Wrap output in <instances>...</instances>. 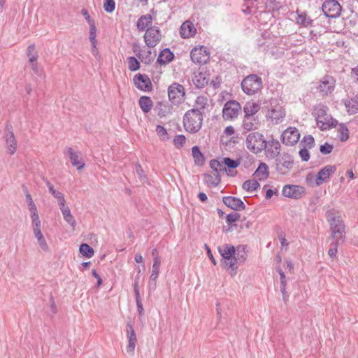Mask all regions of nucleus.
Here are the masks:
<instances>
[{
    "mask_svg": "<svg viewBox=\"0 0 358 358\" xmlns=\"http://www.w3.org/2000/svg\"><path fill=\"white\" fill-rule=\"evenodd\" d=\"M218 251L222 257V264L230 271L231 275H235L237 273V264H242L245 260L244 248L240 245L236 250L232 245L224 244L218 248Z\"/></svg>",
    "mask_w": 358,
    "mask_h": 358,
    "instance_id": "f257e3e1",
    "label": "nucleus"
},
{
    "mask_svg": "<svg viewBox=\"0 0 358 358\" xmlns=\"http://www.w3.org/2000/svg\"><path fill=\"white\" fill-rule=\"evenodd\" d=\"M327 221L330 224L332 238L336 242L344 241L345 224L340 213L334 210H328L326 213Z\"/></svg>",
    "mask_w": 358,
    "mask_h": 358,
    "instance_id": "f03ea898",
    "label": "nucleus"
},
{
    "mask_svg": "<svg viewBox=\"0 0 358 358\" xmlns=\"http://www.w3.org/2000/svg\"><path fill=\"white\" fill-rule=\"evenodd\" d=\"M203 115L194 110H187L183 117V125L185 130L192 134L199 131L202 126Z\"/></svg>",
    "mask_w": 358,
    "mask_h": 358,
    "instance_id": "7ed1b4c3",
    "label": "nucleus"
},
{
    "mask_svg": "<svg viewBox=\"0 0 358 358\" xmlns=\"http://www.w3.org/2000/svg\"><path fill=\"white\" fill-rule=\"evenodd\" d=\"M247 148L255 154L260 153L266 145V141L263 134L254 131L250 133L245 139Z\"/></svg>",
    "mask_w": 358,
    "mask_h": 358,
    "instance_id": "20e7f679",
    "label": "nucleus"
},
{
    "mask_svg": "<svg viewBox=\"0 0 358 358\" xmlns=\"http://www.w3.org/2000/svg\"><path fill=\"white\" fill-rule=\"evenodd\" d=\"M241 87L248 95L255 94L262 88V80L256 74H250L243 80Z\"/></svg>",
    "mask_w": 358,
    "mask_h": 358,
    "instance_id": "39448f33",
    "label": "nucleus"
},
{
    "mask_svg": "<svg viewBox=\"0 0 358 358\" xmlns=\"http://www.w3.org/2000/svg\"><path fill=\"white\" fill-rule=\"evenodd\" d=\"M285 115V109L277 100H271L270 101V107L266 115L268 120L274 124H278L284 120Z\"/></svg>",
    "mask_w": 358,
    "mask_h": 358,
    "instance_id": "423d86ee",
    "label": "nucleus"
},
{
    "mask_svg": "<svg viewBox=\"0 0 358 358\" xmlns=\"http://www.w3.org/2000/svg\"><path fill=\"white\" fill-rule=\"evenodd\" d=\"M294 166V159L291 155L283 152L275 158V170L280 175H287Z\"/></svg>",
    "mask_w": 358,
    "mask_h": 358,
    "instance_id": "0eeeda50",
    "label": "nucleus"
},
{
    "mask_svg": "<svg viewBox=\"0 0 358 358\" xmlns=\"http://www.w3.org/2000/svg\"><path fill=\"white\" fill-rule=\"evenodd\" d=\"M168 96L172 103L180 104L185 101V87L179 83H173L168 88Z\"/></svg>",
    "mask_w": 358,
    "mask_h": 358,
    "instance_id": "6e6552de",
    "label": "nucleus"
},
{
    "mask_svg": "<svg viewBox=\"0 0 358 358\" xmlns=\"http://www.w3.org/2000/svg\"><path fill=\"white\" fill-rule=\"evenodd\" d=\"M322 10L326 17L336 18L340 16L342 7L336 0H326L322 6Z\"/></svg>",
    "mask_w": 358,
    "mask_h": 358,
    "instance_id": "1a4fd4ad",
    "label": "nucleus"
},
{
    "mask_svg": "<svg viewBox=\"0 0 358 358\" xmlns=\"http://www.w3.org/2000/svg\"><path fill=\"white\" fill-rule=\"evenodd\" d=\"M144 41L146 45L151 48L155 47L161 41V31L157 27H150L145 30Z\"/></svg>",
    "mask_w": 358,
    "mask_h": 358,
    "instance_id": "9d476101",
    "label": "nucleus"
},
{
    "mask_svg": "<svg viewBox=\"0 0 358 358\" xmlns=\"http://www.w3.org/2000/svg\"><path fill=\"white\" fill-rule=\"evenodd\" d=\"M241 110V105L236 101H227L222 110V117L226 120H233L237 117Z\"/></svg>",
    "mask_w": 358,
    "mask_h": 358,
    "instance_id": "9b49d317",
    "label": "nucleus"
},
{
    "mask_svg": "<svg viewBox=\"0 0 358 358\" xmlns=\"http://www.w3.org/2000/svg\"><path fill=\"white\" fill-rule=\"evenodd\" d=\"M190 57L195 64H205L209 59L210 53L206 46L201 45L192 50Z\"/></svg>",
    "mask_w": 358,
    "mask_h": 358,
    "instance_id": "f8f14e48",
    "label": "nucleus"
},
{
    "mask_svg": "<svg viewBox=\"0 0 358 358\" xmlns=\"http://www.w3.org/2000/svg\"><path fill=\"white\" fill-rule=\"evenodd\" d=\"M305 193V188L296 185H285L282 190V194L284 196L293 199H301Z\"/></svg>",
    "mask_w": 358,
    "mask_h": 358,
    "instance_id": "ddd939ff",
    "label": "nucleus"
},
{
    "mask_svg": "<svg viewBox=\"0 0 358 358\" xmlns=\"http://www.w3.org/2000/svg\"><path fill=\"white\" fill-rule=\"evenodd\" d=\"M282 142L286 145L296 144L300 138V133L295 127H288L281 135Z\"/></svg>",
    "mask_w": 358,
    "mask_h": 358,
    "instance_id": "4468645a",
    "label": "nucleus"
},
{
    "mask_svg": "<svg viewBox=\"0 0 358 358\" xmlns=\"http://www.w3.org/2000/svg\"><path fill=\"white\" fill-rule=\"evenodd\" d=\"M247 6L244 12L248 14H257L259 10V15H268L269 13L265 10L264 3L260 0H244Z\"/></svg>",
    "mask_w": 358,
    "mask_h": 358,
    "instance_id": "2eb2a0df",
    "label": "nucleus"
},
{
    "mask_svg": "<svg viewBox=\"0 0 358 358\" xmlns=\"http://www.w3.org/2000/svg\"><path fill=\"white\" fill-rule=\"evenodd\" d=\"M3 138L9 154L13 155L16 151L17 141L12 131L11 125L6 126Z\"/></svg>",
    "mask_w": 358,
    "mask_h": 358,
    "instance_id": "dca6fc26",
    "label": "nucleus"
},
{
    "mask_svg": "<svg viewBox=\"0 0 358 358\" xmlns=\"http://www.w3.org/2000/svg\"><path fill=\"white\" fill-rule=\"evenodd\" d=\"M336 167L334 165H327L322 168L315 178L316 186L321 185L323 182L329 180L330 176L335 173Z\"/></svg>",
    "mask_w": 358,
    "mask_h": 358,
    "instance_id": "f3484780",
    "label": "nucleus"
},
{
    "mask_svg": "<svg viewBox=\"0 0 358 358\" xmlns=\"http://www.w3.org/2000/svg\"><path fill=\"white\" fill-rule=\"evenodd\" d=\"M281 145L278 140L272 139L266 141V145L264 150L265 151L266 157L274 159L278 157L280 155Z\"/></svg>",
    "mask_w": 358,
    "mask_h": 358,
    "instance_id": "a211bd4d",
    "label": "nucleus"
},
{
    "mask_svg": "<svg viewBox=\"0 0 358 358\" xmlns=\"http://www.w3.org/2000/svg\"><path fill=\"white\" fill-rule=\"evenodd\" d=\"M335 87L334 79L331 76H324L320 81L317 87V90L322 96L327 95L331 93Z\"/></svg>",
    "mask_w": 358,
    "mask_h": 358,
    "instance_id": "6ab92c4d",
    "label": "nucleus"
},
{
    "mask_svg": "<svg viewBox=\"0 0 358 358\" xmlns=\"http://www.w3.org/2000/svg\"><path fill=\"white\" fill-rule=\"evenodd\" d=\"M64 154L71 159L73 166H76L78 170H81L85 166V163L82 161L80 152L75 151L72 148H67Z\"/></svg>",
    "mask_w": 358,
    "mask_h": 358,
    "instance_id": "aec40b11",
    "label": "nucleus"
},
{
    "mask_svg": "<svg viewBox=\"0 0 358 358\" xmlns=\"http://www.w3.org/2000/svg\"><path fill=\"white\" fill-rule=\"evenodd\" d=\"M223 203L229 208L234 210H242L245 208V205L243 201L235 196H224L222 198Z\"/></svg>",
    "mask_w": 358,
    "mask_h": 358,
    "instance_id": "412c9836",
    "label": "nucleus"
},
{
    "mask_svg": "<svg viewBox=\"0 0 358 358\" xmlns=\"http://www.w3.org/2000/svg\"><path fill=\"white\" fill-rule=\"evenodd\" d=\"M134 83L138 89L143 91L149 90L151 87L150 78L147 76L141 73L134 76Z\"/></svg>",
    "mask_w": 358,
    "mask_h": 358,
    "instance_id": "4be33fe9",
    "label": "nucleus"
},
{
    "mask_svg": "<svg viewBox=\"0 0 358 358\" xmlns=\"http://www.w3.org/2000/svg\"><path fill=\"white\" fill-rule=\"evenodd\" d=\"M196 29L194 24L190 21H185L182 24L180 28V34L182 38H188L195 36Z\"/></svg>",
    "mask_w": 358,
    "mask_h": 358,
    "instance_id": "5701e85b",
    "label": "nucleus"
},
{
    "mask_svg": "<svg viewBox=\"0 0 358 358\" xmlns=\"http://www.w3.org/2000/svg\"><path fill=\"white\" fill-rule=\"evenodd\" d=\"M127 334L128 338V345L127 347V350L128 352L133 353L135 350L136 343L137 341L136 335L133 328V326L131 323L127 324Z\"/></svg>",
    "mask_w": 358,
    "mask_h": 358,
    "instance_id": "b1692460",
    "label": "nucleus"
},
{
    "mask_svg": "<svg viewBox=\"0 0 358 358\" xmlns=\"http://www.w3.org/2000/svg\"><path fill=\"white\" fill-rule=\"evenodd\" d=\"M260 125L259 118L255 115L244 116L243 128L248 131L257 129Z\"/></svg>",
    "mask_w": 358,
    "mask_h": 358,
    "instance_id": "393cba45",
    "label": "nucleus"
},
{
    "mask_svg": "<svg viewBox=\"0 0 358 358\" xmlns=\"http://www.w3.org/2000/svg\"><path fill=\"white\" fill-rule=\"evenodd\" d=\"M337 124V121L330 115H327V117H323L322 120H317V125L322 130H327L335 127Z\"/></svg>",
    "mask_w": 358,
    "mask_h": 358,
    "instance_id": "a878e982",
    "label": "nucleus"
},
{
    "mask_svg": "<svg viewBox=\"0 0 358 358\" xmlns=\"http://www.w3.org/2000/svg\"><path fill=\"white\" fill-rule=\"evenodd\" d=\"M208 99L203 96H199L195 100L193 108L191 110H196L198 113L203 115L206 108L208 107Z\"/></svg>",
    "mask_w": 358,
    "mask_h": 358,
    "instance_id": "bb28decb",
    "label": "nucleus"
},
{
    "mask_svg": "<svg viewBox=\"0 0 358 358\" xmlns=\"http://www.w3.org/2000/svg\"><path fill=\"white\" fill-rule=\"evenodd\" d=\"M155 111L159 117H164L171 113V107L163 102H158L155 108Z\"/></svg>",
    "mask_w": 358,
    "mask_h": 358,
    "instance_id": "cd10ccee",
    "label": "nucleus"
},
{
    "mask_svg": "<svg viewBox=\"0 0 358 358\" xmlns=\"http://www.w3.org/2000/svg\"><path fill=\"white\" fill-rule=\"evenodd\" d=\"M208 78H207L206 73L199 72L194 73L192 78L194 85L199 89L203 88L208 83Z\"/></svg>",
    "mask_w": 358,
    "mask_h": 358,
    "instance_id": "c85d7f7f",
    "label": "nucleus"
},
{
    "mask_svg": "<svg viewBox=\"0 0 358 358\" xmlns=\"http://www.w3.org/2000/svg\"><path fill=\"white\" fill-rule=\"evenodd\" d=\"M345 106L350 114L358 113V94L354 95L350 99L345 100Z\"/></svg>",
    "mask_w": 358,
    "mask_h": 358,
    "instance_id": "c756f323",
    "label": "nucleus"
},
{
    "mask_svg": "<svg viewBox=\"0 0 358 358\" xmlns=\"http://www.w3.org/2000/svg\"><path fill=\"white\" fill-rule=\"evenodd\" d=\"M254 176L259 180H264L268 178V166L264 162H261L255 171Z\"/></svg>",
    "mask_w": 358,
    "mask_h": 358,
    "instance_id": "7c9ffc66",
    "label": "nucleus"
},
{
    "mask_svg": "<svg viewBox=\"0 0 358 358\" xmlns=\"http://www.w3.org/2000/svg\"><path fill=\"white\" fill-rule=\"evenodd\" d=\"M138 104L144 113H148L153 107V101L150 96H142L138 100Z\"/></svg>",
    "mask_w": 358,
    "mask_h": 358,
    "instance_id": "2f4dec72",
    "label": "nucleus"
},
{
    "mask_svg": "<svg viewBox=\"0 0 358 358\" xmlns=\"http://www.w3.org/2000/svg\"><path fill=\"white\" fill-rule=\"evenodd\" d=\"M173 57V53L169 48H165L160 52L157 62L160 64H166L171 62Z\"/></svg>",
    "mask_w": 358,
    "mask_h": 358,
    "instance_id": "473e14b6",
    "label": "nucleus"
},
{
    "mask_svg": "<svg viewBox=\"0 0 358 358\" xmlns=\"http://www.w3.org/2000/svg\"><path fill=\"white\" fill-rule=\"evenodd\" d=\"M64 220L69 224L73 228L76 226V221L74 217L72 215L71 210L66 205L59 208Z\"/></svg>",
    "mask_w": 358,
    "mask_h": 358,
    "instance_id": "72a5a7b5",
    "label": "nucleus"
},
{
    "mask_svg": "<svg viewBox=\"0 0 358 358\" xmlns=\"http://www.w3.org/2000/svg\"><path fill=\"white\" fill-rule=\"evenodd\" d=\"M260 110V105L255 102H247L243 107L244 116L255 115Z\"/></svg>",
    "mask_w": 358,
    "mask_h": 358,
    "instance_id": "f704fd0d",
    "label": "nucleus"
},
{
    "mask_svg": "<svg viewBox=\"0 0 358 358\" xmlns=\"http://www.w3.org/2000/svg\"><path fill=\"white\" fill-rule=\"evenodd\" d=\"M152 21V17L150 14L142 15L138 20L136 23L137 28L139 30L144 31L146 28H149L148 27L151 25Z\"/></svg>",
    "mask_w": 358,
    "mask_h": 358,
    "instance_id": "c9c22d12",
    "label": "nucleus"
},
{
    "mask_svg": "<svg viewBox=\"0 0 358 358\" xmlns=\"http://www.w3.org/2000/svg\"><path fill=\"white\" fill-rule=\"evenodd\" d=\"M277 271L280 277V292L282 294V299L284 301H286L288 298L286 291V277L284 272L280 268H278Z\"/></svg>",
    "mask_w": 358,
    "mask_h": 358,
    "instance_id": "e433bc0d",
    "label": "nucleus"
},
{
    "mask_svg": "<svg viewBox=\"0 0 358 358\" xmlns=\"http://www.w3.org/2000/svg\"><path fill=\"white\" fill-rule=\"evenodd\" d=\"M223 162H224V166L226 168L227 167L229 169V171L227 173L228 176H234V172L230 169H236V167H238L240 164L239 160H234L229 157H225L223 159Z\"/></svg>",
    "mask_w": 358,
    "mask_h": 358,
    "instance_id": "4c0bfd02",
    "label": "nucleus"
},
{
    "mask_svg": "<svg viewBox=\"0 0 358 358\" xmlns=\"http://www.w3.org/2000/svg\"><path fill=\"white\" fill-rule=\"evenodd\" d=\"M205 180L208 185L217 186L220 182V177L217 173H206L204 175Z\"/></svg>",
    "mask_w": 358,
    "mask_h": 358,
    "instance_id": "58836bf2",
    "label": "nucleus"
},
{
    "mask_svg": "<svg viewBox=\"0 0 358 358\" xmlns=\"http://www.w3.org/2000/svg\"><path fill=\"white\" fill-rule=\"evenodd\" d=\"M192 156L196 165L201 166L203 164L205 158L198 146H194L192 149Z\"/></svg>",
    "mask_w": 358,
    "mask_h": 358,
    "instance_id": "ea45409f",
    "label": "nucleus"
},
{
    "mask_svg": "<svg viewBox=\"0 0 358 358\" xmlns=\"http://www.w3.org/2000/svg\"><path fill=\"white\" fill-rule=\"evenodd\" d=\"M313 114L315 117L316 122L317 120H322L323 117H327V107L323 105H317L315 107Z\"/></svg>",
    "mask_w": 358,
    "mask_h": 358,
    "instance_id": "a19ab883",
    "label": "nucleus"
},
{
    "mask_svg": "<svg viewBox=\"0 0 358 358\" xmlns=\"http://www.w3.org/2000/svg\"><path fill=\"white\" fill-rule=\"evenodd\" d=\"M160 265H161V262H160L159 258L157 256H155L153 259V264H152L151 275L150 276V278L152 280L157 279V278L159 276V273Z\"/></svg>",
    "mask_w": 358,
    "mask_h": 358,
    "instance_id": "79ce46f5",
    "label": "nucleus"
},
{
    "mask_svg": "<svg viewBox=\"0 0 358 358\" xmlns=\"http://www.w3.org/2000/svg\"><path fill=\"white\" fill-rule=\"evenodd\" d=\"M210 166L213 170V172L217 173L218 174L220 172L227 171L223 160L219 161L217 159H212L210 162Z\"/></svg>",
    "mask_w": 358,
    "mask_h": 358,
    "instance_id": "37998d69",
    "label": "nucleus"
},
{
    "mask_svg": "<svg viewBox=\"0 0 358 358\" xmlns=\"http://www.w3.org/2000/svg\"><path fill=\"white\" fill-rule=\"evenodd\" d=\"M260 185L256 180H248L243 184V188L248 192H252L259 188Z\"/></svg>",
    "mask_w": 358,
    "mask_h": 358,
    "instance_id": "c03bdc74",
    "label": "nucleus"
},
{
    "mask_svg": "<svg viewBox=\"0 0 358 358\" xmlns=\"http://www.w3.org/2000/svg\"><path fill=\"white\" fill-rule=\"evenodd\" d=\"M296 22L298 24L307 27L312 24L313 20L307 15L306 13H301L300 14L298 13Z\"/></svg>",
    "mask_w": 358,
    "mask_h": 358,
    "instance_id": "a18cd8bd",
    "label": "nucleus"
},
{
    "mask_svg": "<svg viewBox=\"0 0 358 358\" xmlns=\"http://www.w3.org/2000/svg\"><path fill=\"white\" fill-rule=\"evenodd\" d=\"M299 146L308 149H311L315 146V140L311 135L305 136L299 143Z\"/></svg>",
    "mask_w": 358,
    "mask_h": 358,
    "instance_id": "49530a36",
    "label": "nucleus"
},
{
    "mask_svg": "<svg viewBox=\"0 0 358 358\" xmlns=\"http://www.w3.org/2000/svg\"><path fill=\"white\" fill-rule=\"evenodd\" d=\"M27 55L29 57V62H36L38 59V52L36 50V47L34 44H31L28 46L27 49Z\"/></svg>",
    "mask_w": 358,
    "mask_h": 358,
    "instance_id": "de8ad7c7",
    "label": "nucleus"
},
{
    "mask_svg": "<svg viewBox=\"0 0 358 358\" xmlns=\"http://www.w3.org/2000/svg\"><path fill=\"white\" fill-rule=\"evenodd\" d=\"M79 250L85 257L90 258L94 255V250L87 243H82Z\"/></svg>",
    "mask_w": 358,
    "mask_h": 358,
    "instance_id": "09e8293b",
    "label": "nucleus"
},
{
    "mask_svg": "<svg viewBox=\"0 0 358 358\" xmlns=\"http://www.w3.org/2000/svg\"><path fill=\"white\" fill-rule=\"evenodd\" d=\"M348 129L344 124H340L338 127V138L341 141H346L349 138Z\"/></svg>",
    "mask_w": 358,
    "mask_h": 358,
    "instance_id": "8fccbe9b",
    "label": "nucleus"
},
{
    "mask_svg": "<svg viewBox=\"0 0 358 358\" xmlns=\"http://www.w3.org/2000/svg\"><path fill=\"white\" fill-rule=\"evenodd\" d=\"M26 201L29 206V210L31 212V215L38 214L36 206L29 192H27L26 194Z\"/></svg>",
    "mask_w": 358,
    "mask_h": 358,
    "instance_id": "3c124183",
    "label": "nucleus"
},
{
    "mask_svg": "<svg viewBox=\"0 0 358 358\" xmlns=\"http://www.w3.org/2000/svg\"><path fill=\"white\" fill-rule=\"evenodd\" d=\"M128 68L131 71H135L140 68V63L134 57L127 58Z\"/></svg>",
    "mask_w": 358,
    "mask_h": 358,
    "instance_id": "603ef678",
    "label": "nucleus"
},
{
    "mask_svg": "<svg viewBox=\"0 0 358 358\" xmlns=\"http://www.w3.org/2000/svg\"><path fill=\"white\" fill-rule=\"evenodd\" d=\"M50 194L55 198L57 199V201H58V204H59V208L64 206L66 204V200L64 199V194L55 189L54 191H52V192H50Z\"/></svg>",
    "mask_w": 358,
    "mask_h": 358,
    "instance_id": "864d4df0",
    "label": "nucleus"
},
{
    "mask_svg": "<svg viewBox=\"0 0 358 358\" xmlns=\"http://www.w3.org/2000/svg\"><path fill=\"white\" fill-rule=\"evenodd\" d=\"M31 226L34 231L41 230V222L39 219L38 214L31 215Z\"/></svg>",
    "mask_w": 358,
    "mask_h": 358,
    "instance_id": "5fc2aeb1",
    "label": "nucleus"
},
{
    "mask_svg": "<svg viewBox=\"0 0 358 358\" xmlns=\"http://www.w3.org/2000/svg\"><path fill=\"white\" fill-rule=\"evenodd\" d=\"M96 36V24H92L91 26H90V36H89V39L92 43V46H94V48H95V44L97 43Z\"/></svg>",
    "mask_w": 358,
    "mask_h": 358,
    "instance_id": "6e6d98bb",
    "label": "nucleus"
},
{
    "mask_svg": "<svg viewBox=\"0 0 358 358\" xmlns=\"http://www.w3.org/2000/svg\"><path fill=\"white\" fill-rule=\"evenodd\" d=\"M104 10L107 13H112L115 8V2L114 0H105L103 3Z\"/></svg>",
    "mask_w": 358,
    "mask_h": 358,
    "instance_id": "4d7b16f0",
    "label": "nucleus"
},
{
    "mask_svg": "<svg viewBox=\"0 0 358 358\" xmlns=\"http://www.w3.org/2000/svg\"><path fill=\"white\" fill-rule=\"evenodd\" d=\"M185 136L184 135H177L173 139V143L176 148H180L183 146L185 143Z\"/></svg>",
    "mask_w": 358,
    "mask_h": 358,
    "instance_id": "13d9d810",
    "label": "nucleus"
},
{
    "mask_svg": "<svg viewBox=\"0 0 358 358\" xmlns=\"http://www.w3.org/2000/svg\"><path fill=\"white\" fill-rule=\"evenodd\" d=\"M157 134L162 138L163 140L167 139L168 133L166 129L162 125H157L156 127Z\"/></svg>",
    "mask_w": 358,
    "mask_h": 358,
    "instance_id": "bf43d9fd",
    "label": "nucleus"
},
{
    "mask_svg": "<svg viewBox=\"0 0 358 358\" xmlns=\"http://www.w3.org/2000/svg\"><path fill=\"white\" fill-rule=\"evenodd\" d=\"M241 217V215L238 213H231L227 215L226 221L229 224H231L238 221Z\"/></svg>",
    "mask_w": 358,
    "mask_h": 358,
    "instance_id": "052dcab7",
    "label": "nucleus"
},
{
    "mask_svg": "<svg viewBox=\"0 0 358 358\" xmlns=\"http://www.w3.org/2000/svg\"><path fill=\"white\" fill-rule=\"evenodd\" d=\"M342 242H336V241H334L333 243H331V247L329 249V251H328V254L329 255L333 258V257H335L336 255V253H337V248H338V245L341 243Z\"/></svg>",
    "mask_w": 358,
    "mask_h": 358,
    "instance_id": "680f3d73",
    "label": "nucleus"
},
{
    "mask_svg": "<svg viewBox=\"0 0 358 358\" xmlns=\"http://www.w3.org/2000/svg\"><path fill=\"white\" fill-rule=\"evenodd\" d=\"M299 154L302 161L308 162L309 160L310 154L308 148L301 147Z\"/></svg>",
    "mask_w": 358,
    "mask_h": 358,
    "instance_id": "e2e57ef3",
    "label": "nucleus"
},
{
    "mask_svg": "<svg viewBox=\"0 0 358 358\" xmlns=\"http://www.w3.org/2000/svg\"><path fill=\"white\" fill-rule=\"evenodd\" d=\"M31 66V69L34 72L36 75L38 76H41L43 74V69L38 64L37 61L29 62Z\"/></svg>",
    "mask_w": 358,
    "mask_h": 358,
    "instance_id": "0e129e2a",
    "label": "nucleus"
},
{
    "mask_svg": "<svg viewBox=\"0 0 358 358\" xmlns=\"http://www.w3.org/2000/svg\"><path fill=\"white\" fill-rule=\"evenodd\" d=\"M333 150V145L331 144H329L327 143H325L323 145H320V150L321 153L324 155L329 154L332 152Z\"/></svg>",
    "mask_w": 358,
    "mask_h": 358,
    "instance_id": "69168bd1",
    "label": "nucleus"
},
{
    "mask_svg": "<svg viewBox=\"0 0 358 358\" xmlns=\"http://www.w3.org/2000/svg\"><path fill=\"white\" fill-rule=\"evenodd\" d=\"M154 57L152 56V51L148 50L145 55L141 58V61L145 64H150L153 60Z\"/></svg>",
    "mask_w": 358,
    "mask_h": 358,
    "instance_id": "338daca9",
    "label": "nucleus"
},
{
    "mask_svg": "<svg viewBox=\"0 0 358 358\" xmlns=\"http://www.w3.org/2000/svg\"><path fill=\"white\" fill-rule=\"evenodd\" d=\"M136 172L138 176V177L142 180H144L146 179V176L144 173V171L141 167V166L139 164H136Z\"/></svg>",
    "mask_w": 358,
    "mask_h": 358,
    "instance_id": "774afa93",
    "label": "nucleus"
}]
</instances>
